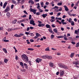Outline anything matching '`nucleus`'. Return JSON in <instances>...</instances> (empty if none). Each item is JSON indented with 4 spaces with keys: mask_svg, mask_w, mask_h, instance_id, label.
<instances>
[{
    "mask_svg": "<svg viewBox=\"0 0 79 79\" xmlns=\"http://www.w3.org/2000/svg\"><path fill=\"white\" fill-rule=\"evenodd\" d=\"M22 57L24 60L26 61V62H27L28 61V57L25 54H23L22 56Z\"/></svg>",
    "mask_w": 79,
    "mask_h": 79,
    "instance_id": "f257e3e1",
    "label": "nucleus"
},
{
    "mask_svg": "<svg viewBox=\"0 0 79 79\" xmlns=\"http://www.w3.org/2000/svg\"><path fill=\"white\" fill-rule=\"evenodd\" d=\"M64 70H60V72L59 74L60 77H63L64 76Z\"/></svg>",
    "mask_w": 79,
    "mask_h": 79,
    "instance_id": "f03ea898",
    "label": "nucleus"
},
{
    "mask_svg": "<svg viewBox=\"0 0 79 79\" xmlns=\"http://www.w3.org/2000/svg\"><path fill=\"white\" fill-rule=\"evenodd\" d=\"M4 11L5 12H8V11H10V7L8 6H7Z\"/></svg>",
    "mask_w": 79,
    "mask_h": 79,
    "instance_id": "7ed1b4c3",
    "label": "nucleus"
},
{
    "mask_svg": "<svg viewBox=\"0 0 79 79\" xmlns=\"http://www.w3.org/2000/svg\"><path fill=\"white\" fill-rule=\"evenodd\" d=\"M36 62L38 63H39V62L42 61V59H39V58H37L35 60Z\"/></svg>",
    "mask_w": 79,
    "mask_h": 79,
    "instance_id": "20e7f679",
    "label": "nucleus"
},
{
    "mask_svg": "<svg viewBox=\"0 0 79 79\" xmlns=\"http://www.w3.org/2000/svg\"><path fill=\"white\" fill-rule=\"evenodd\" d=\"M30 24H32L33 26H35V24L34 23V20H30Z\"/></svg>",
    "mask_w": 79,
    "mask_h": 79,
    "instance_id": "39448f33",
    "label": "nucleus"
},
{
    "mask_svg": "<svg viewBox=\"0 0 79 79\" xmlns=\"http://www.w3.org/2000/svg\"><path fill=\"white\" fill-rule=\"evenodd\" d=\"M73 64H75V65H77V64L79 65V61H75L73 62Z\"/></svg>",
    "mask_w": 79,
    "mask_h": 79,
    "instance_id": "423d86ee",
    "label": "nucleus"
},
{
    "mask_svg": "<svg viewBox=\"0 0 79 79\" xmlns=\"http://www.w3.org/2000/svg\"><path fill=\"white\" fill-rule=\"evenodd\" d=\"M8 4V3L6 2H5L4 4H3V9H5V7H6V5Z\"/></svg>",
    "mask_w": 79,
    "mask_h": 79,
    "instance_id": "0eeeda50",
    "label": "nucleus"
},
{
    "mask_svg": "<svg viewBox=\"0 0 79 79\" xmlns=\"http://www.w3.org/2000/svg\"><path fill=\"white\" fill-rule=\"evenodd\" d=\"M30 11L31 12H33L34 13L35 11H37V10H35L31 8H30Z\"/></svg>",
    "mask_w": 79,
    "mask_h": 79,
    "instance_id": "6e6552de",
    "label": "nucleus"
},
{
    "mask_svg": "<svg viewBox=\"0 0 79 79\" xmlns=\"http://www.w3.org/2000/svg\"><path fill=\"white\" fill-rule=\"evenodd\" d=\"M65 8V11H69V9H68V7L66 6H64Z\"/></svg>",
    "mask_w": 79,
    "mask_h": 79,
    "instance_id": "1a4fd4ad",
    "label": "nucleus"
},
{
    "mask_svg": "<svg viewBox=\"0 0 79 79\" xmlns=\"http://www.w3.org/2000/svg\"><path fill=\"white\" fill-rule=\"evenodd\" d=\"M38 26L39 27H44V26H45V24L44 23L42 24H38Z\"/></svg>",
    "mask_w": 79,
    "mask_h": 79,
    "instance_id": "9d476101",
    "label": "nucleus"
},
{
    "mask_svg": "<svg viewBox=\"0 0 79 79\" xmlns=\"http://www.w3.org/2000/svg\"><path fill=\"white\" fill-rule=\"evenodd\" d=\"M49 64L50 67H51L52 68H53V66L54 65L53 63L51 62L49 63Z\"/></svg>",
    "mask_w": 79,
    "mask_h": 79,
    "instance_id": "9b49d317",
    "label": "nucleus"
},
{
    "mask_svg": "<svg viewBox=\"0 0 79 79\" xmlns=\"http://www.w3.org/2000/svg\"><path fill=\"white\" fill-rule=\"evenodd\" d=\"M42 57L43 59H47V56H42Z\"/></svg>",
    "mask_w": 79,
    "mask_h": 79,
    "instance_id": "f8f14e48",
    "label": "nucleus"
},
{
    "mask_svg": "<svg viewBox=\"0 0 79 79\" xmlns=\"http://www.w3.org/2000/svg\"><path fill=\"white\" fill-rule=\"evenodd\" d=\"M47 28H49V29H51V28L50 27V25L47 24H46L45 26Z\"/></svg>",
    "mask_w": 79,
    "mask_h": 79,
    "instance_id": "ddd939ff",
    "label": "nucleus"
},
{
    "mask_svg": "<svg viewBox=\"0 0 79 79\" xmlns=\"http://www.w3.org/2000/svg\"><path fill=\"white\" fill-rule=\"evenodd\" d=\"M62 68H63V69H67L68 68L67 66H66L65 65H63L62 66V67H61Z\"/></svg>",
    "mask_w": 79,
    "mask_h": 79,
    "instance_id": "4468645a",
    "label": "nucleus"
},
{
    "mask_svg": "<svg viewBox=\"0 0 79 79\" xmlns=\"http://www.w3.org/2000/svg\"><path fill=\"white\" fill-rule=\"evenodd\" d=\"M2 50H3V51H4V52L6 53H8V52H7V50H6V49L3 48L2 49Z\"/></svg>",
    "mask_w": 79,
    "mask_h": 79,
    "instance_id": "2eb2a0df",
    "label": "nucleus"
},
{
    "mask_svg": "<svg viewBox=\"0 0 79 79\" xmlns=\"http://www.w3.org/2000/svg\"><path fill=\"white\" fill-rule=\"evenodd\" d=\"M43 18H46V16H47V14H44L42 15Z\"/></svg>",
    "mask_w": 79,
    "mask_h": 79,
    "instance_id": "dca6fc26",
    "label": "nucleus"
},
{
    "mask_svg": "<svg viewBox=\"0 0 79 79\" xmlns=\"http://www.w3.org/2000/svg\"><path fill=\"white\" fill-rule=\"evenodd\" d=\"M20 65L22 66V67L23 68H24V65L23 64V62H20Z\"/></svg>",
    "mask_w": 79,
    "mask_h": 79,
    "instance_id": "f3484780",
    "label": "nucleus"
},
{
    "mask_svg": "<svg viewBox=\"0 0 79 79\" xmlns=\"http://www.w3.org/2000/svg\"><path fill=\"white\" fill-rule=\"evenodd\" d=\"M74 53L73 52L70 55V57H71V58H73L74 56Z\"/></svg>",
    "mask_w": 79,
    "mask_h": 79,
    "instance_id": "a211bd4d",
    "label": "nucleus"
},
{
    "mask_svg": "<svg viewBox=\"0 0 79 79\" xmlns=\"http://www.w3.org/2000/svg\"><path fill=\"white\" fill-rule=\"evenodd\" d=\"M57 38H58V39H60V38H63V37H64V36L62 35L59 36H57Z\"/></svg>",
    "mask_w": 79,
    "mask_h": 79,
    "instance_id": "6ab92c4d",
    "label": "nucleus"
},
{
    "mask_svg": "<svg viewBox=\"0 0 79 79\" xmlns=\"http://www.w3.org/2000/svg\"><path fill=\"white\" fill-rule=\"evenodd\" d=\"M53 31H54V32H55L56 33H57L58 32V30L56 28L54 29Z\"/></svg>",
    "mask_w": 79,
    "mask_h": 79,
    "instance_id": "aec40b11",
    "label": "nucleus"
},
{
    "mask_svg": "<svg viewBox=\"0 0 79 79\" xmlns=\"http://www.w3.org/2000/svg\"><path fill=\"white\" fill-rule=\"evenodd\" d=\"M6 15L7 16H8L9 17L10 16V15H11L10 13V12H7Z\"/></svg>",
    "mask_w": 79,
    "mask_h": 79,
    "instance_id": "412c9836",
    "label": "nucleus"
},
{
    "mask_svg": "<svg viewBox=\"0 0 79 79\" xmlns=\"http://www.w3.org/2000/svg\"><path fill=\"white\" fill-rule=\"evenodd\" d=\"M12 3H14V4H16V5H17V3L15 1L12 0Z\"/></svg>",
    "mask_w": 79,
    "mask_h": 79,
    "instance_id": "4be33fe9",
    "label": "nucleus"
},
{
    "mask_svg": "<svg viewBox=\"0 0 79 79\" xmlns=\"http://www.w3.org/2000/svg\"><path fill=\"white\" fill-rule=\"evenodd\" d=\"M13 31V29L10 28L8 29L7 31H8V32H10V31Z\"/></svg>",
    "mask_w": 79,
    "mask_h": 79,
    "instance_id": "5701e85b",
    "label": "nucleus"
},
{
    "mask_svg": "<svg viewBox=\"0 0 79 79\" xmlns=\"http://www.w3.org/2000/svg\"><path fill=\"white\" fill-rule=\"evenodd\" d=\"M47 58L48 59H52V56H47Z\"/></svg>",
    "mask_w": 79,
    "mask_h": 79,
    "instance_id": "b1692460",
    "label": "nucleus"
},
{
    "mask_svg": "<svg viewBox=\"0 0 79 79\" xmlns=\"http://www.w3.org/2000/svg\"><path fill=\"white\" fill-rule=\"evenodd\" d=\"M8 60L7 59H4V63H7V62H8Z\"/></svg>",
    "mask_w": 79,
    "mask_h": 79,
    "instance_id": "393cba45",
    "label": "nucleus"
},
{
    "mask_svg": "<svg viewBox=\"0 0 79 79\" xmlns=\"http://www.w3.org/2000/svg\"><path fill=\"white\" fill-rule=\"evenodd\" d=\"M45 51H50V49H49V47H48L45 49Z\"/></svg>",
    "mask_w": 79,
    "mask_h": 79,
    "instance_id": "a878e982",
    "label": "nucleus"
},
{
    "mask_svg": "<svg viewBox=\"0 0 79 79\" xmlns=\"http://www.w3.org/2000/svg\"><path fill=\"white\" fill-rule=\"evenodd\" d=\"M16 21H17V19H15L14 20L12 23L14 24H16Z\"/></svg>",
    "mask_w": 79,
    "mask_h": 79,
    "instance_id": "bb28decb",
    "label": "nucleus"
},
{
    "mask_svg": "<svg viewBox=\"0 0 79 79\" xmlns=\"http://www.w3.org/2000/svg\"><path fill=\"white\" fill-rule=\"evenodd\" d=\"M28 50H30V51H33L34 50V49L32 48H28Z\"/></svg>",
    "mask_w": 79,
    "mask_h": 79,
    "instance_id": "cd10ccee",
    "label": "nucleus"
},
{
    "mask_svg": "<svg viewBox=\"0 0 79 79\" xmlns=\"http://www.w3.org/2000/svg\"><path fill=\"white\" fill-rule=\"evenodd\" d=\"M79 42H78L77 43L76 47H79Z\"/></svg>",
    "mask_w": 79,
    "mask_h": 79,
    "instance_id": "c85d7f7f",
    "label": "nucleus"
},
{
    "mask_svg": "<svg viewBox=\"0 0 79 79\" xmlns=\"http://www.w3.org/2000/svg\"><path fill=\"white\" fill-rule=\"evenodd\" d=\"M36 35L38 37H40V34L38 33H37L36 34Z\"/></svg>",
    "mask_w": 79,
    "mask_h": 79,
    "instance_id": "c756f323",
    "label": "nucleus"
},
{
    "mask_svg": "<svg viewBox=\"0 0 79 79\" xmlns=\"http://www.w3.org/2000/svg\"><path fill=\"white\" fill-rule=\"evenodd\" d=\"M24 21H26V19H22L20 20V22H21V23H22V22H24Z\"/></svg>",
    "mask_w": 79,
    "mask_h": 79,
    "instance_id": "7c9ffc66",
    "label": "nucleus"
},
{
    "mask_svg": "<svg viewBox=\"0 0 79 79\" xmlns=\"http://www.w3.org/2000/svg\"><path fill=\"white\" fill-rule=\"evenodd\" d=\"M57 5H58L59 6L62 5V3L58 2L57 4Z\"/></svg>",
    "mask_w": 79,
    "mask_h": 79,
    "instance_id": "2f4dec72",
    "label": "nucleus"
},
{
    "mask_svg": "<svg viewBox=\"0 0 79 79\" xmlns=\"http://www.w3.org/2000/svg\"><path fill=\"white\" fill-rule=\"evenodd\" d=\"M29 35H31V36H32V37L34 36V34L32 33H30L29 34Z\"/></svg>",
    "mask_w": 79,
    "mask_h": 79,
    "instance_id": "473e14b6",
    "label": "nucleus"
},
{
    "mask_svg": "<svg viewBox=\"0 0 79 79\" xmlns=\"http://www.w3.org/2000/svg\"><path fill=\"white\" fill-rule=\"evenodd\" d=\"M79 33H78V31L76 30H75V34H77Z\"/></svg>",
    "mask_w": 79,
    "mask_h": 79,
    "instance_id": "72a5a7b5",
    "label": "nucleus"
},
{
    "mask_svg": "<svg viewBox=\"0 0 79 79\" xmlns=\"http://www.w3.org/2000/svg\"><path fill=\"white\" fill-rule=\"evenodd\" d=\"M26 42H27V44H30V42L29 41V40H27Z\"/></svg>",
    "mask_w": 79,
    "mask_h": 79,
    "instance_id": "f704fd0d",
    "label": "nucleus"
},
{
    "mask_svg": "<svg viewBox=\"0 0 79 79\" xmlns=\"http://www.w3.org/2000/svg\"><path fill=\"white\" fill-rule=\"evenodd\" d=\"M20 71H22V72H25L26 71V70L24 69H20Z\"/></svg>",
    "mask_w": 79,
    "mask_h": 79,
    "instance_id": "c9c22d12",
    "label": "nucleus"
},
{
    "mask_svg": "<svg viewBox=\"0 0 79 79\" xmlns=\"http://www.w3.org/2000/svg\"><path fill=\"white\" fill-rule=\"evenodd\" d=\"M50 21H51V22H52V23H53V22L55 21V20H53V19H52L50 20Z\"/></svg>",
    "mask_w": 79,
    "mask_h": 79,
    "instance_id": "e433bc0d",
    "label": "nucleus"
},
{
    "mask_svg": "<svg viewBox=\"0 0 79 79\" xmlns=\"http://www.w3.org/2000/svg\"><path fill=\"white\" fill-rule=\"evenodd\" d=\"M24 0H22L21 2V4L23 5V3H24Z\"/></svg>",
    "mask_w": 79,
    "mask_h": 79,
    "instance_id": "4c0bfd02",
    "label": "nucleus"
},
{
    "mask_svg": "<svg viewBox=\"0 0 79 79\" xmlns=\"http://www.w3.org/2000/svg\"><path fill=\"white\" fill-rule=\"evenodd\" d=\"M36 15H40V12H38L36 14Z\"/></svg>",
    "mask_w": 79,
    "mask_h": 79,
    "instance_id": "58836bf2",
    "label": "nucleus"
},
{
    "mask_svg": "<svg viewBox=\"0 0 79 79\" xmlns=\"http://www.w3.org/2000/svg\"><path fill=\"white\" fill-rule=\"evenodd\" d=\"M32 18V15H30L29 17V19H31Z\"/></svg>",
    "mask_w": 79,
    "mask_h": 79,
    "instance_id": "ea45409f",
    "label": "nucleus"
},
{
    "mask_svg": "<svg viewBox=\"0 0 79 79\" xmlns=\"http://www.w3.org/2000/svg\"><path fill=\"white\" fill-rule=\"evenodd\" d=\"M24 13L25 14H26V15H28V13H27V12H26V10H24L23 11Z\"/></svg>",
    "mask_w": 79,
    "mask_h": 79,
    "instance_id": "a19ab883",
    "label": "nucleus"
},
{
    "mask_svg": "<svg viewBox=\"0 0 79 79\" xmlns=\"http://www.w3.org/2000/svg\"><path fill=\"white\" fill-rule=\"evenodd\" d=\"M54 38V35H52L51 36V39H53Z\"/></svg>",
    "mask_w": 79,
    "mask_h": 79,
    "instance_id": "79ce46f5",
    "label": "nucleus"
},
{
    "mask_svg": "<svg viewBox=\"0 0 79 79\" xmlns=\"http://www.w3.org/2000/svg\"><path fill=\"white\" fill-rule=\"evenodd\" d=\"M71 24L72 26H74V22L73 21V22L71 23Z\"/></svg>",
    "mask_w": 79,
    "mask_h": 79,
    "instance_id": "37998d69",
    "label": "nucleus"
},
{
    "mask_svg": "<svg viewBox=\"0 0 79 79\" xmlns=\"http://www.w3.org/2000/svg\"><path fill=\"white\" fill-rule=\"evenodd\" d=\"M4 42H9V40H4Z\"/></svg>",
    "mask_w": 79,
    "mask_h": 79,
    "instance_id": "c03bdc74",
    "label": "nucleus"
},
{
    "mask_svg": "<svg viewBox=\"0 0 79 79\" xmlns=\"http://www.w3.org/2000/svg\"><path fill=\"white\" fill-rule=\"evenodd\" d=\"M14 6H15V5H11V9H13V7H14Z\"/></svg>",
    "mask_w": 79,
    "mask_h": 79,
    "instance_id": "a18cd8bd",
    "label": "nucleus"
},
{
    "mask_svg": "<svg viewBox=\"0 0 79 79\" xmlns=\"http://www.w3.org/2000/svg\"><path fill=\"white\" fill-rule=\"evenodd\" d=\"M48 30L49 31V32L51 33V32H53V31H52V30L51 29H48Z\"/></svg>",
    "mask_w": 79,
    "mask_h": 79,
    "instance_id": "49530a36",
    "label": "nucleus"
},
{
    "mask_svg": "<svg viewBox=\"0 0 79 79\" xmlns=\"http://www.w3.org/2000/svg\"><path fill=\"white\" fill-rule=\"evenodd\" d=\"M71 20H72V19L69 18V23H71Z\"/></svg>",
    "mask_w": 79,
    "mask_h": 79,
    "instance_id": "de8ad7c7",
    "label": "nucleus"
},
{
    "mask_svg": "<svg viewBox=\"0 0 79 79\" xmlns=\"http://www.w3.org/2000/svg\"><path fill=\"white\" fill-rule=\"evenodd\" d=\"M72 44H73V45H75V44H76V43H75V42H73V41H72L71 42Z\"/></svg>",
    "mask_w": 79,
    "mask_h": 79,
    "instance_id": "09e8293b",
    "label": "nucleus"
},
{
    "mask_svg": "<svg viewBox=\"0 0 79 79\" xmlns=\"http://www.w3.org/2000/svg\"><path fill=\"white\" fill-rule=\"evenodd\" d=\"M73 39L72 37H69L68 38V40H70L71 39Z\"/></svg>",
    "mask_w": 79,
    "mask_h": 79,
    "instance_id": "8fccbe9b",
    "label": "nucleus"
},
{
    "mask_svg": "<svg viewBox=\"0 0 79 79\" xmlns=\"http://www.w3.org/2000/svg\"><path fill=\"white\" fill-rule=\"evenodd\" d=\"M0 5L1 6H3V3L2 2H1L0 3Z\"/></svg>",
    "mask_w": 79,
    "mask_h": 79,
    "instance_id": "3c124183",
    "label": "nucleus"
},
{
    "mask_svg": "<svg viewBox=\"0 0 79 79\" xmlns=\"http://www.w3.org/2000/svg\"><path fill=\"white\" fill-rule=\"evenodd\" d=\"M64 39L65 40H68V39L66 38V37H64Z\"/></svg>",
    "mask_w": 79,
    "mask_h": 79,
    "instance_id": "603ef678",
    "label": "nucleus"
},
{
    "mask_svg": "<svg viewBox=\"0 0 79 79\" xmlns=\"http://www.w3.org/2000/svg\"><path fill=\"white\" fill-rule=\"evenodd\" d=\"M25 33L26 35H29V32H26Z\"/></svg>",
    "mask_w": 79,
    "mask_h": 79,
    "instance_id": "864d4df0",
    "label": "nucleus"
},
{
    "mask_svg": "<svg viewBox=\"0 0 79 79\" xmlns=\"http://www.w3.org/2000/svg\"><path fill=\"white\" fill-rule=\"evenodd\" d=\"M60 8L59 10V11H62V8L60 7Z\"/></svg>",
    "mask_w": 79,
    "mask_h": 79,
    "instance_id": "5fc2aeb1",
    "label": "nucleus"
},
{
    "mask_svg": "<svg viewBox=\"0 0 79 79\" xmlns=\"http://www.w3.org/2000/svg\"><path fill=\"white\" fill-rule=\"evenodd\" d=\"M30 41L31 42H34V40H33L32 39H31L30 40Z\"/></svg>",
    "mask_w": 79,
    "mask_h": 79,
    "instance_id": "6e6d98bb",
    "label": "nucleus"
},
{
    "mask_svg": "<svg viewBox=\"0 0 79 79\" xmlns=\"http://www.w3.org/2000/svg\"><path fill=\"white\" fill-rule=\"evenodd\" d=\"M25 66V67L26 69H28V66H27V65L26 66Z\"/></svg>",
    "mask_w": 79,
    "mask_h": 79,
    "instance_id": "4d7b16f0",
    "label": "nucleus"
},
{
    "mask_svg": "<svg viewBox=\"0 0 79 79\" xmlns=\"http://www.w3.org/2000/svg\"><path fill=\"white\" fill-rule=\"evenodd\" d=\"M49 15H53V12H51L49 13Z\"/></svg>",
    "mask_w": 79,
    "mask_h": 79,
    "instance_id": "13d9d810",
    "label": "nucleus"
},
{
    "mask_svg": "<svg viewBox=\"0 0 79 79\" xmlns=\"http://www.w3.org/2000/svg\"><path fill=\"white\" fill-rule=\"evenodd\" d=\"M64 19L62 20L61 21V23H64Z\"/></svg>",
    "mask_w": 79,
    "mask_h": 79,
    "instance_id": "bf43d9fd",
    "label": "nucleus"
},
{
    "mask_svg": "<svg viewBox=\"0 0 79 79\" xmlns=\"http://www.w3.org/2000/svg\"><path fill=\"white\" fill-rule=\"evenodd\" d=\"M52 27H55L56 26L54 25V24H52Z\"/></svg>",
    "mask_w": 79,
    "mask_h": 79,
    "instance_id": "052dcab7",
    "label": "nucleus"
},
{
    "mask_svg": "<svg viewBox=\"0 0 79 79\" xmlns=\"http://www.w3.org/2000/svg\"><path fill=\"white\" fill-rule=\"evenodd\" d=\"M68 14L70 16H72V14H71V13L69 12H68Z\"/></svg>",
    "mask_w": 79,
    "mask_h": 79,
    "instance_id": "680f3d73",
    "label": "nucleus"
},
{
    "mask_svg": "<svg viewBox=\"0 0 79 79\" xmlns=\"http://www.w3.org/2000/svg\"><path fill=\"white\" fill-rule=\"evenodd\" d=\"M20 35L21 36H22L23 35H24V34H23V33H20Z\"/></svg>",
    "mask_w": 79,
    "mask_h": 79,
    "instance_id": "e2e57ef3",
    "label": "nucleus"
},
{
    "mask_svg": "<svg viewBox=\"0 0 79 79\" xmlns=\"http://www.w3.org/2000/svg\"><path fill=\"white\" fill-rule=\"evenodd\" d=\"M62 24L63 25H64V24H66V22H63L62 23Z\"/></svg>",
    "mask_w": 79,
    "mask_h": 79,
    "instance_id": "0e129e2a",
    "label": "nucleus"
},
{
    "mask_svg": "<svg viewBox=\"0 0 79 79\" xmlns=\"http://www.w3.org/2000/svg\"><path fill=\"white\" fill-rule=\"evenodd\" d=\"M66 15H64L63 16V17H62V18L63 19H64L65 18H66Z\"/></svg>",
    "mask_w": 79,
    "mask_h": 79,
    "instance_id": "69168bd1",
    "label": "nucleus"
},
{
    "mask_svg": "<svg viewBox=\"0 0 79 79\" xmlns=\"http://www.w3.org/2000/svg\"><path fill=\"white\" fill-rule=\"evenodd\" d=\"M30 29H34V27H30Z\"/></svg>",
    "mask_w": 79,
    "mask_h": 79,
    "instance_id": "338daca9",
    "label": "nucleus"
},
{
    "mask_svg": "<svg viewBox=\"0 0 79 79\" xmlns=\"http://www.w3.org/2000/svg\"><path fill=\"white\" fill-rule=\"evenodd\" d=\"M52 50H56V49H55L53 48H52Z\"/></svg>",
    "mask_w": 79,
    "mask_h": 79,
    "instance_id": "774afa93",
    "label": "nucleus"
}]
</instances>
